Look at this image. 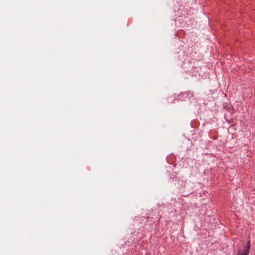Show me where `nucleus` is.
I'll use <instances>...</instances> for the list:
<instances>
[{
    "mask_svg": "<svg viewBox=\"0 0 255 255\" xmlns=\"http://www.w3.org/2000/svg\"><path fill=\"white\" fill-rule=\"evenodd\" d=\"M251 247V242L248 240L246 244H243L242 248L237 251V255H248Z\"/></svg>",
    "mask_w": 255,
    "mask_h": 255,
    "instance_id": "f257e3e1",
    "label": "nucleus"
}]
</instances>
